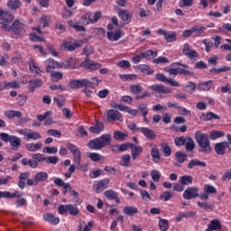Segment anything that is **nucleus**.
I'll list each match as a JSON object with an SVG mask.
<instances>
[{
    "label": "nucleus",
    "instance_id": "f257e3e1",
    "mask_svg": "<svg viewBox=\"0 0 231 231\" xmlns=\"http://www.w3.org/2000/svg\"><path fill=\"white\" fill-rule=\"evenodd\" d=\"M113 137L110 134H105L97 138L90 140L87 146L88 149L92 151H100V149H104V147H107V145H111V141Z\"/></svg>",
    "mask_w": 231,
    "mask_h": 231
},
{
    "label": "nucleus",
    "instance_id": "f03ea898",
    "mask_svg": "<svg viewBox=\"0 0 231 231\" xmlns=\"http://www.w3.org/2000/svg\"><path fill=\"white\" fill-rule=\"evenodd\" d=\"M195 139L199 145V152H202V154H210V152H212L210 139L207 134H203L201 131H197L195 133Z\"/></svg>",
    "mask_w": 231,
    "mask_h": 231
},
{
    "label": "nucleus",
    "instance_id": "7ed1b4c3",
    "mask_svg": "<svg viewBox=\"0 0 231 231\" xmlns=\"http://www.w3.org/2000/svg\"><path fill=\"white\" fill-rule=\"evenodd\" d=\"M0 140H2V142H5V143H10L13 151H18L21 146V138L16 135L0 133Z\"/></svg>",
    "mask_w": 231,
    "mask_h": 231
},
{
    "label": "nucleus",
    "instance_id": "20e7f679",
    "mask_svg": "<svg viewBox=\"0 0 231 231\" xmlns=\"http://www.w3.org/2000/svg\"><path fill=\"white\" fill-rule=\"evenodd\" d=\"M16 133L23 136V140H25V142H30V140L37 141L42 138V135H41V133L37 131H33L32 129H28V128L18 129L16 130Z\"/></svg>",
    "mask_w": 231,
    "mask_h": 231
},
{
    "label": "nucleus",
    "instance_id": "39448f33",
    "mask_svg": "<svg viewBox=\"0 0 231 231\" xmlns=\"http://www.w3.org/2000/svg\"><path fill=\"white\" fill-rule=\"evenodd\" d=\"M14 21V14H10L9 12L2 11L0 14V23L2 24L1 28L4 32H10L12 25L10 23Z\"/></svg>",
    "mask_w": 231,
    "mask_h": 231
},
{
    "label": "nucleus",
    "instance_id": "423d86ee",
    "mask_svg": "<svg viewBox=\"0 0 231 231\" xmlns=\"http://www.w3.org/2000/svg\"><path fill=\"white\" fill-rule=\"evenodd\" d=\"M58 212L61 216H64V214H69L70 216H79V214H80V209L71 204H66L60 205L58 208Z\"/></svg>",
    "mask_w": 231,
    "mask_h": 231
},
{
    "label": "nucleus",
    "instance_id": "0eeeda50",
    "mask_svg": "<svg viewBox=\"0 0 231 231\" xmlns=\"http://www.w3.org/2000/svg\"><path fill=\"white\" fill-rule=\"evenodd\" d=\"M66 146H67V149H69V151H70V152H72L73 154L74 163L76 165H80V160H82V155L79 147H77V145L71 143H67Z\"/></svg>",
    "mask_w": 231,
    "mask_h": 231
},
{
    "label": "nucleus",
    "instance_id": "6e6552de",
    "mask_svg": "<svg viewBox=\"0 0 231 231\" xmlns=\"http://www.w3.org/2000/svg\"><path fill=\"white\" fill-rule=\"evenodd\" d=\"M66 146H67V149H69V151H70V152H72L73 154L74 163L76 165H80V160H82V155L79 147H77V145L71 143H67Z\"/></svg>",
    "mask_w": 231,
    "mask_h": 231
},
{
    "label": "nucleus",
    "instance_id": "1a4fd4ad",
    "mask_svg": "<svg viewBox=\"0 0 231 231\" xmlns=\"http://www.w3.org/2000/svg\"><path fill=\"white\" fill-rule=\"evenodd\" d=\"M184 199H196V198H199V188L198 187H189L187 188L182 195Z\"/></svg>",
    "mask_w": 231,
    "mask_h": 231
},
{
    "label": "nucleus",
    "instance_id": "9d476101",
    "mask_svg": "<svg viewBox=\"0 0 231 231\" xmlns=\"http://www.w3.org/2000/svg\"><path fill=\"white\" fill-rule=\"evenodd\" d=\"M107 187H109V179H104L94 182L92 189L94 192L100 194L104 192Z\"/></svg>",
    "mask_w": 231,
    "mask_h": 231
},
{
    "label": "nucleus",
    "instance_id": "9b49d317",
    "mask_svg": "<svg viewBox=\"0 0 231 231\" xmlns=\"http://www.w3.org/2000/svg\"><path fill=\"white\" fill-rule=\"evenodd\" d=\"M150 89H152V91H154L155 93H158L159 98H164L165 97H163L162 95H171V93H172V90H171V88L160 84L151 86Z\"/></svg>",
    "mask_w": 231,
    "mask_h": 231
},
{
    "label": "nucleus",
    "instance_id": "f8f14e48",
    "mask_svg": "<svg viewBox=\"0 0 231 231\" xmlns=\"http://www.w3.org/2000/svg\"><path fill=\"white\" fill-rule=\"evenodd\" d=\"M182 55H184V57H187V59L194 60H196V59L199 57V53L192 50V47L189 43H185L183 45Z\"/></svg>",
    "mask_w": 231,
    "mask_h": 231
},
{
    "label": "nucleus",
    "instance_id": "ddd939ff",
    "mask_svg": "<svg viewBox=\"0 0 231 231\" xmlns=\"http://www.w3.org/2000/svg\"><path fill=\"white\" fill-rule=\"evenodd\" d=\"M88 85L89 79H74L69 83L70 89H80V88H87Z\"/></svg>",
    "mask_w": 231,
    "mask_h": 231
},
{
    "label": "nucleus",
    "instance_id": "4468645a",
    "mask_svg": "<svg viewBox=\"0 0 231 231\" xmlns=\"http://www.w3.org/2000/svg\"><path fill=\"white\" fill-rule=\"evenodd\" d=\"M157 33H159V35H163L166 42H176V41H178L177 38V33L176 32H167L163 29H160Z\"/></svg>",
    "mask_w": 231,
    "mask_h": 231
},
{
    "label": "nucleus",
    "instance_id": "2eb2a0df",
    "mask_svg": "<svg viewBox=\"0 0 231 231\" xmlns=\"http://www.w3.org/2000/svg\"><path fill=\"white\" fill-rule=\"evenodd\" d=\"M60 68H62V63H60L53 59H49L45 61V69L47 73H51V69H60Z\"/></svg>",
    "mask_w": 231,
    "mask_h": 231
},
{
    "label": "nucleus",
    "instance_id": "dca6fc26",
    "mask_svg": "<svg viewBox=\"0 0 231 231\" xmlns=\"http://www.w3.org/2000/svg\"><path fill=\"white\" fill-rule=\"evenodd\" d=\"M106 116L109 122H124V117L122 114L116 109H109L106 113Z\"/></svg>",
    "mask_w": 231,
    "mask_h": 231
},
{
    "label": "nucleus",
    "instance_id": "f3484780",
    "mask_svg": "<svg viewBox=\"0 0 231 231\" xmlns=\"http://www.w3.org/2000/svg\"><path fill=\"white\" fill-rule=\"evenodd\" d=\"M156 79L159 80V82H167V84H170V86H172V88H180V82L171 78H167L162 73L156 74Z\"/></svg>",
    "mask_w": 231,
    "mask_h": 231
},
{
    "label": "nucleus",
    "instance_id": "a211bd4d",
    "mask_svg": "<svg viewBox=\"0 0 231 231\" xmlns=\"http://www.w3.org/2000/svg\"><path fill=\"white\" fill-rule=\"evenodd\" d=\"M118 16L122 21L125 23V24H129L131 23V20L133 19V12H130L125 9H121L118 11Z\"/></svg>",
    "mask_w": 231,
    "mask_h": 231
},
{
    "label": "nucleus",
    "instance_id": "6ab92c4d",
    "mask_svg": "<svg viewBox=\"0 0 231 231\" xmlns=\"http://www.w3.org/2000/svg\"><path fill=\"white\" fill-rule=\"evenodd\" d=\"M171 66H181L182 68H180L179 67V74L180 75H184L186 77H192L194 75V72L190 71V70H188L189 69V65L187 64H182L180 62H175V63H172Z\"/></svg>",
    "mask_w": 231,
    "mask_h": 231
},
{
    "label": "nucleus",
    "instance_id": "aec40b11",
    "mask_svg": "<svg viewBox=\"0 0 231 231\" xmlns=\"http://www.w3.org/2000/svg\"><path fill=\"white\" fill-rule=\"evenodd\" d=\"M137 131L139 133H142L145 138H148L149 140H156V133L151 128L147 127H140L137 128Z\"/></svg>",
    "mask_w": 231,
    "mask_h": 231
},
{
    "label": "nucleus",
    "instance_id": "412c9836",
    "mask_svg": "<svg viewBox=\"0 0 231 231\" xmlns=\"http://www.w3.org/2000/svg\"><path fill=\"white\" fill-rule=\"evenodd\" d=\"M226 149H228V143L226 142L217 143L214 147V150L218 156H223V154L226 152Z\"/></svg>",
    "mask_w": 231,
    "mask_h": 231
},
{
    "label": "nucleus",
    "instance_id": "4be33fe9",
    "mask_svg": "<svg viewBox=\"0 0 231 231\" xmlns=\"http://www.w3.org/2000/svg\"><path fill=\"white\" fill-rule=\"evenodd\" d=\"M61 67L64 68V69H69V68L75 69V68H79V60L75 58H69L61 63Z\"/></svg>",
    "mask_w": 231,
    "mask_h": 231
},
{
    "label": "nucleus",
    "instance_id": "5701e85b",
    "mask_svg": "<svg viewBox=\"0 0 231 231\" xmlns=\"http://www.w3.org/2000/svg\"><path fill=\"white\" fill-rule=\"evenodd\" d=\"M43 221L50 223L51 225H59L60 223V218L56 217L51 213H45L42 215Z\"/></svg>",
    "mask_w": 231,
    "mask_h": 231
},
{
    "label": "nucleus",
    "instance_id": "b1692460",
    "mask_svg": "<svg viewBox=\"0 0 231 231\" xmlns=\"http://www.w3.org/2000/svg\"><path fill=\"white\" fill-rule=\"evenodd\" d=\"M130 149L133 160H136V158L143 152V148L142 146L134 145L133 143L130 144Z\"/></svg>",
    "mask_w": 231,
    "mask_h": 231
},
{
    "label": "nucleus",
    "instance_id": "393cba45",
    "mask_svg": "<svg viewBox=\"0 0 231 231\" xmlns=\"http://www.w3.org/2000/svg\"><path fill=\"white\" fill-rule=\"evenodd\" d=\"M184 146L187 152H192L196 149V143L194 139L190 136H186V141L184 142Z\"/></svg>",
    "mask_w": 231,
    "mask_h": 231
},
{
    "label": "nucleus",
    "instance_id": "a878e982",
    "mask_svg": "<svg viewBox=\"0 0 231 231\" xmlns=\"http://www.w3.org/2000/svg\"><path fill=\"white\" fill-rule=\"evenodd\" d=\"M106 37L111 42H116V41H120L122 37V31L117 30L116 32L110 31L106 33Z\"/></svg>",
    "mask_w": 231,
    "mask_h": 231
},
{
    "label": "nucleus",
    "instance_id": "bb28decb",
    "mask_svg": "<svg viewBox=\"0 0 231 231\" xmlns=\"http://www.w3.org/2000/svg\"><path fill=\"white\" fill-rule=\"evenodd\" d=\"M200 119L204 120V122H210V120H219L220 117L219 116H217V114L213 113V112H208V113H203L200 116Z\"/></svg>",
    "mask_w": 231,
    "mask_h": 231
},
{
    "label": "nucleus",
    "instance_id": "cd10ccee",
    "mask_svg": "<svg viewBox=\"0 0 231 231\" xmlns=\"http://www.w3.org/2000/svg\"><path fill=\"white\" fill-rule=\"evenodd\" d=\"M25 149L31 152H37L39 149H42V143L38 142L36 143H29L25 144Z\"/></svg>",
    "mask_w": 231,
    "mask_h": 231
},
{
    "label": "nucleus",
    "instance_id": "c85d7f7f",
    "mask_svg": "<svg viewBox=\"0 0 231 231\" xmlns=\"http://www.w3.org/2000/svg\"><path fill=\"white\" fill-rule=\"evenodd\" d=\"M104 131V123L97 121V124L89 128L93 134H100Z\"/></svg>",
    "mask_w": 231,
    "mask_h": 231
},
{
    "label": "nucleus",
    "instance_id": "c756f323",
    "mask_svg": "<svg viewBox=\"0 0 231 231\" xmlns=\"http://www.w3.org/2000/svg\"><path fill=\"white\" fill-rule=\"evenodd\" d=\"M84 67L86 69H89L90 71H97V69H100V68H102V64L95 61H86Z\"/></svg>",
    "mask_w": 231,
    "mask_h": 231
},
{
    "label": "nucleus",
    "instance_id": "7c9ffc66",
    "mask_svg": "<svg viewBox=\"0 0 231 231\" xmlns=\"http://www.w3.org/2000/svg\"><path fill=\"white\" fill-rule=\"evenodd\" d=\"M5 116L12 120V118H21L23 116V113L18 110H7L5 112Z\"/></svg>",
    "mask_w": 231,
    "mask_h": 231
},
{
    "label": "nucleus",
    "instance_id": "2f4dec72",
    "mask_svg": "<svg viewBox=\"0 0 231 231\" xmlns=\"http://www.w3.org/2000/svg\"><path fill=\"white\" fill-rule=\"evenodd\" d=\"M80 45H79V43L74 42L73 44H71L70 42H65L61 45L60 50L62 51H75V50H77V48H79Z\"/></svg>",
    "mask_w": 231,
    "mask_h": 231
},
{
    "label": "nucleus",
    "instance_id": "473e14b6",
    "mask_svg": "<svg viewBox=\"0 0 231 231\" xmlns=\"http://www.w3.org/2000/svg\"><path fill=\"white\" fill-rule=\"evenodd\" d=\"M194 167H207V162H201L198 159H192L188 163V169H194Z\"/></svg>",
    "mask_w": 231,
    "mask_h": 231
},
{
    "label": "nucleus",
    "instance_id": "72a5a7b5",
    "mask_svg": "<svg viewBox=\"0 0 231 231\" xmlns=\"http://www.w3.org/2000/svg\"><path fill=\"white\" fill-rule=\"evenodd\" d=\"M130 92H132L133 95H140L143 92V87L139 83L132 84L130 85Z\"/></svg>",
    "mask_w": 231,
    "mask_h": 231
},
{
    "label": "nucleus",
    "instance_id": "f704fd0d",
    "mask_svg": "<svg viewBox=\"0 0 231 231\" xmlns=\"http://www.w3.org/2000/svg\"><path fill=\"white\" fill-rule=\"evenodd\" d=\"M24 28V22L23 20H16L12 25V30L14 33H19Z\"/></svg>",
    "mask_w": 231,
    "mask_h": 231
},
{
    "label": "nucleus",
    "instance_id": "c9c22d12",
    "mask_svg": "<svg viewBox=\"0 0 231 231\" xmlns=\"http://www.w3.org/2000/svg\"><path fill=\"white\" fill-rule=\"evenodd\" d=\"M123 212L125 214V216L133 217L135 214H138V208L126 206L124 208Z\"/></svg>",
    "mask_w": 231,
    "mask_h": 231
},
{
    "label": "nucleus",
    "instance_id": "e433bc0d",
    "mask_svg": "<svg viewBox=\"0 0 231 231\" xmlns=\"http://www.w3.org/2000/svg\"><path fill=\"white\" fill-rule=\"evenodd\" d=\"M141 57H143V59H156V57H158V51H154L152 50H148L144 52H141Z\"/></svg>",
    "mask_w": 231,
    "mask_h": 231
},
{
    "label": "nucleus",
    "instance_id": "4c0bfd02",
    "mask_svg": "<svg viewBox=\"0 0 231 231\" xmlns=\"http://www.w3.org/2000/svg\"><path fill=\"white\" fill-rule=\"evenodd\" d=\"M22 165L26 167V165H29L31 169H37L39 167V163L35 160H28L26 158L22 159Z\"/></svg>",
    "mask_w": 231,
    "mask_h": 231
},
{
    "label": "nucleus",
    "instance_id": "58836bf2",
    "mask_svg": "<svg viewBox=\"0 0 231 231\" xmlns=\"http://www.w3.org/2000/svg\"><path fill=\"white\" fill-rule=\"evenodd\" d=\"M151 156L155 163H158L160 160H162V156L160 155V149L157 147H152L151 150Z\"/></svg>",
    "mask_w": 231,
    "mask_h": 231
},
{
    "label": "nucleus",
    "instance_id": "ea45409f",
    "mask_svg": "<svg viewBox=\"0 0 231 231\" xmlns=\"http://www.w3.org/2000/svg\"><path fill=\"white\" fill-rule=\"evenodd\" d=\"M34 179L36 180V183H43V181H46V180H48V173L46 171H40L36 173Z\"/></svg>",
    "mask_w": 231,
    "mask_h": 231
},
{
    "label": "nucleus",
    "instance_id": "a19ab883",
    "mask_svg": "<svg viewBox=\"0 0 231 231\" xmlns=\"http://www.w3.org/2000/svg\"><path fill=\"white\" fill-rule=\"evenodd\" d=\"M196 216V211H188V212H182L179 213V215L176 217V221L180 222L183 217L189 218V217H194Z\"/></svg>",
    "mask_w": 231,
    "mask_h": 231
},
{
    "label": "nucleus",
    "instance_id": "79ce46f5",
    "mask_svg": "<svg viewBox=\"0 0 231 231\" xmlns=\"http://www.w3.org/2000/svg\"><path fill=\"white\" fill-rule=\"evenodd\" d=\"M88 19L91 24H95V23H98V19L102 17L101 12H96V13H88Z\"/></svg>",
    "mask_w": 231,
    "mask_h": 231
},
{
    "label": "nucleus",
    "instance_id": "37998d69",
    "mask_svg": "<svg viewBox=\"0 0 231 231\" xmlns=\"http://www.w3.org/2000/svg\"><path fill=\"white\" fill-rule=\"evenodd\" d=\"M69 26L71 28H74L76 32H86V27L83 25H80V23L74 22L73 20H70L68 22Z\"/></svg>",
    "mask_w": 231,
    "mask_h": 231
},
{
    "label": "nucleus",
    "instance_id": "c03bdc74",
    "mask_svg": "<svg viewBox=\"0 0 231 231\" xmlns=\"http://www.w3.org/2000/svg\"><path fill=\"white\" fill-rule=\"evenodd\" d=\"M69 26L71 28H74L76 32H86V27L83 25H80V23L74 22L73 20H70L68 22Z\"/></svg>",
    "mask_w": 231,
    "mask_h": 231
},
{
    "label": "nucleus",
    "instance_id": "a18cd8bd",
    "mask_svg": "<svg viewBox=\"0 0 231 231\" xmlns=\"http://www.w3.org/2000/svg\"><path fill=\"white\" fill-rule=\"evenodd\" d=\"M193 178L190 175H183L180 178V183L183 186L192 185Z\"/></svg>",
    "mask_w": 231,
    "mask_h": 231
},
{
    "label": "nucleus",
    "instance_id": "49530a36",
    "mask_svg": "<svg viewBox=\"0 0 231 231\" xmlns=\"http://www.w3.org/2000/svg\"><path fill=\"white\" fill-rule=\"evenodd\" d=\"M104 196L105 198H106V199H110V201H113L114 199H116V198H118V193L113 189H107L104 192Z\"/></svg>",
    "mask_w": 231,
    "mask_h": 231
},
{
    "label": "nucleus",
    "instance_id": "de8ad7c7",
    "mask_svg": "<svg viewBox=\"0 0 231 231\" xmlns=\"http://www.w3.org/2000/svg\"><path fill=\"white\" fill-rule=\"evenodd\" d=\"M223 136H225V132L223 131L212 130L209 133L210 140H217V138H223Z\"/></svg>",
    "mask_w": 231,
    "mask_h": 231
},
{
    "label": "nucleus",
    "instance_id": "09e8293b",
    "mask_svg": "<svg viewBox=\"0 0 231 231\" xmlns=\"http://www.w3.org/2000/svg\"><path fill=\"white\" fill-rule=\"evenodd\" d=\"M39 23H40V25H39V27L36 29V32H38V33H41V28H47V26H48V16L42 15V16L39 19Z\"/></svg>",
    "mask_w": 231,
    "mask_h": 231
},
{
    "label": "nucleus",
    "instance_id": "8fccbe9b",
    "mask_svg": "<svg viewBox=\"0 0 231 231\" xmlns=\"http://www.w3.org/2000/svg\"><path fill=\"white\" fill-rule=\"evenodd\" d=\"M127 136H129L127 133H122L120 130H116L114 132L115 140H120L121 142H124V140H125Z\"/></svg>",
    "mask_w": 231,
    "mask_h": 231
},
{
    "label": "nucleus",
    "instance_id": "3c124183",
    "mask_svg": "<svg viewBox=\"0 0 231 231\" xmlns=\"http://www.w3.org/2000/svg\"><path fill=\"white\" fill-rule=\"evenodd\" d=\"M7 6L10 8V10H19V8L21 7V1L9 0L7 2Z\"/></svg>",
    "mask_w": 231,
    "mask_h": 231
},
{
    "label": "nucleus",
    "instance_id": "603ef678",
    "mask_svg": "<svg viewBox=\"0 0 231 231\" xmlns=\"http://www.w3.org/2000/svg\"><path fill=\"white\" fill-rule=\"evenodd\" d=\"M193 29V37H202L205 33V30H207L205 27L198 28V26L192 27Z\"/></svg>",
    "mask_w": 231,
    "mask_h": 231
},
{
    "label": "nucleus",
    "instance_id": "864d4df0",
    "mask_svg": "<svg viewBox=\"0 0 231 231\" xmlns=\"http://www.w3.org/2000/svg\"><path fill=\"white\" fill-rule=\"evenodd\" d=\"M175 157L179 163H183L184 162H187V158H188L187 154L183 153V152L181 151L177 152L175 153Z\"/></svg>",
    "mask_w": 231,
    "mask_h": 231
},
{
    "label": "nucleus",
    "instance_id": "5fc2aeb1",
    "mask_svg": "<svg viewBox=\"0 0 231 231\" xmlns=\"http://www.w3.org/2000/svg\"><path fill=\"white\" fill-rule=\"evenodd\" d=\"M159 228L161 231H168L169 230V220L161 218L159 220Z\"/></svg>",
    "mask_w": 231,
    "mask_h": 231
},
{
    "label": "nucleus",
    "instance_id": "6e6d98bb",
    "mask_svg": "<svg viewBox=\"0 0 231 231\" xmlns=\"http://www.w3.org/2000/svg\"><path fill=\"white\" fill-rule=\"evenodd\" d=\"M140 71L143 75H152V73H154V70L148 65H141Z\"/></svg>",
    "mask_w": 231,
    "mask_h": 231
},
{
    "label": "nucleus",
    "instance_id": "4d7b16f0",
    "mask_svg": "<svg viewBox=\"0 0 231 231\" xmlns=\"http://www.w3.org/2000/svg\"><path fill=\"white\" fill-rule=\"evenodd\" d=\"M199 88L202 89V91H210V88H212V80L200 83Z\"/></svg>",
    "mask_w": 231,
    "mask_h": 231
},
{
    "label": "nucleus",
    "instance_id": "13d9d810",
    "mask_svg": "<svg viewBox=\"0 0 231 231\" xmlns=\"http://www.w3.org/2000/svg\"><path fill=\"white\" fill-rule=\"evenodd\" d=\"M230 70H231V67L224 66V67H221L218 69H211L209 71H210V73H217V75L219 73H225V72L230 71Z\"/></svg>",
    "mask_w": 231,
    "mask_h": 231
},
{
    "label": "nucleus",
    "instance_id": "bf43d9fd",
    "mask_svg": "<svg viewBox=\"0 0 231 231\" xmlns=\"http://www.w3.org/2000/svg\"><path fill=\"white\" fill-rule=\"evenodd\" d=\"M93 32L95 35H97V39H99L100 41H102V39L106 37V30H104L103 28H95Z\"/></svg>",
    "mask_w": 231,
    "mask_h": 231
},
{
    "label": "nucleus",
    "instance_id": "052dcab7",
    "mask_svg": "<svg viewBox=\"0 0 231 231\" xmlns=\"http://www.w3.org/2000/svg\"><path fill=\"white\" fill-rule=\"evenodd\" d=\"M29 68L32 73H35L36 75H41V69H39V67L35 65V61L31 60L29 62Z\"/></svg>",
    "mask_w": 231,
    "mask_h": 231
},
{
    "label": "nucleus",
    "instance_id": "680f3d73",
    "mask_svg": "<svg viewBox=\"0 0 231 231\" xmlns=\"http://www.w3.org/2000/svg\"><path fill=\"white\" fill-rule=\"evenodd\" d=\"M121 165L123 167H129L131 165V155L125 154L121 159Z\"/></svg>",
    "mask_w": 231,
    "mask_h": 231
},
{
    "label": "nucleus",
    "instance_id": "e2e57ef3",
    "mask_svg": "<svg viewBox=\"0 0 231 231\" xmlns=\"http://www.w3.org/2000/svg\"><path fill=\"white\" fill-rule=\"evenodd\" d=\"M51 77L52 82H59L62 79V72L53 71L51 73Z\"/></svg>",
    "mask_w": 231,
    "mask_h": 231
},
{
    "label": "nucleus",
    "instance_id": "0e129e2a",
    "mask_svg": "<svg viewBox=\"0 0 231 231\" xmlns=\"http://www.w3.org/2000/svg\"><path fill=\"white\" fill-rule=\"evenodd\" d=\"M120 79L121 80H136V79H138V76H136V74H121L120 75Z\"/></svg>",
    "mask_w": 231,
    "mask_h": 231
},
{
    "label": "nucleus",
    "instance_id": "69168bd1",
    "mask_svg": "<svg viewBox=\"0 0 231 231\" xmlns=\"http://www.w3.org/2000/svg\"><path fill=\"white\" fill-rule=\"evenodd\" d=\"M100 82H102V80H100L98 79V77L95 76L93 78H91V79H88V86H87V88H94V86H98V84H100Z\"/></svg>",
    "mask_w": 231,
    "mask_h": 231
},
{
    "label": "nucleus",
    "instance_id": "338daca9",
    "mask_svg": "<svg viewBox=\"0 0 231 231\" xmlns=\"http://www.w3.org/2000/svg\"><path fill=\"white\" fill-rule=\"evenodd\" d=\"M204 192H208V194H217V189L210 184H206L204 186Z\"/></svg>",
    "mask_w": 231,
    "mask_h": 231
},
{
    "label": "nucleus",
    "instance_id": "774afa93",
    "mask_svg": "<svg viewBox=\"0 0 231 231\" xmlns=\"http://www.w3.org/2000/svg\"><path fill=\"white\" fill-rule=\"evenodd\" d=\"M172 198V193L171 191H164L162 195H160L159 199L161 201H169Z\"/></svg>",
    "mask_w": 231,
    "mask_h": 231
}]
</instances>
